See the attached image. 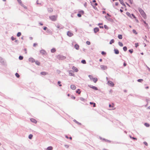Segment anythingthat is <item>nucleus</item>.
I'll use <instances>...</instances> for the list:
<instances>
[{"mask_svg": "<svg viewBox=\"0 0 150 150\" xmlns=\"http://www.w3.org/2000/svg\"><path fill=\"white\" fill-rule=\"evenodd\" d=\"M138 9L140 14L145 19H146V16L145 13L144 12V11L142 8H139Z\"/></svg>", "mask_w": 150, "mask_h": 150, "instance_id": "1", "label": "nucleus"}, {"mask_svg": "<svg viewBox=\"0 0 150 150\" xmlns=\"http://www.w3.org/2000/svg\"><path fill=\"white\" fill-rule=\"evenodd\" d=\"M57 16H49L50 19L52 21H55L57 20Z\"/></svg>", "mask_w": 150, "mask_h": 150, "instance_id": "2", "label": "nucleus"}, {"mask_svg": "<svg viewBox=\"0 0 150 150\" xmlns=\"http://www.w3.org/2000/svg\"><path fill=\"white\" fill-rule=\"evenodd\" d=\"M57 58L59 60H64L66 59V57L62 55H59L57 56Z\"/></svg>", "mask_w": 150, "mask_h": 150, "instance_id": "3", "label": "nucleus"}, {"mask_svg": "<svg viewBox=\"0 0 150 150\" xmlns=\"http://www.w3.org/2000/svg\"><path fill=\"white\" fill-rule=\"evenodd\" d=\"M107 80L108 81V84L111 86H113L114 84V83L111 81H108V78L107 77H106Z\"/></svg>", "mask_w": 150, "mask_h": 150, "instance_id": "4", "label": "nucleus"}, {"mask_svg": "<svg viewBox=\"0 0 150 150\" xmlns=\"http://www.w3.org/2000/svg\"><path fill=\"white\" fill-rule=\"evenodd\" d=\"M18 3L20 5L23 7L25 9H27V7L25 6L22 2V1L21 0H17Z\"/></svg>", "mask_w": 150, "mask_h": 150, "instance_id": "5", "label": "nucleus"}, {"mask_svg": "<svg viewBox=\"0 0 150 150\" xmlns=\"http://www.w3.org/2000/svg\"><path fill=\"white\" fill-rule=\"evenodd\" d=\"M114 105L113 103L111 104H110L109 105V107L110 108H111V110H114L115 109V108L114 107Z\"/></svg>", "mask_w": 150, "mask_h": 150, "instance_id": "6", "label": "nucleus"}, {"mask_svg": "<svg viewBox=\"0 0 150 150\" xmlns=\"http://www.w3.org/2000/svg\"><path fill=\"white\" fill-rule=\"evenodd\" d=\"M57 27L59 29H62L64 28V26L60 24H58L57 26Z\"/></svg>", "mask_w": 150, "mask_h": 150, "instance_id": "7", "label": "nucleus"}, {"mask_svg": "<svg viewBox=\"0 0 150 150\" xmlns=\"http://www.w3.org/2000/svg\"><path fill=\"white\" fill-rule=\"evenodd\" d=\"M101 69L103 70H106L107 69V67L106 66L101 65L100 66Z\"/></svg>", "mask_w": 150, "mask_h": 150, "instance_id": "8", "label": "nucleus"}, {"mask_svg": "<svg viewBox=\"0 0 150 150\" xmlns=\"http://www.w3.org/2000/svg\"><path fill=\"white\" fill-rule=\"evenodd\" d=\"M40 53L42 54V55L46 54V52L44 50H42L40 51Z\"/></svg>", "mask_w": 150, "mask_h": 150, "instance_id": "9", "label": "nucleus"}, {"mask_svg": "<svg viewBox=\"0 0 150 150\" xmlns=\"http://www.w3.org/2000/svg\"><path fill=\"white\" fill-rule=\"evenodd\" d=\"M67 35L71 37L73 35V34L72 32L69 31L67 32Z\"/></svg>", "mask_w": 150, "mask_h": 150, "instance_id": "10", "label": "nucleus"}, {"mask_svg": "<svg viewBox=\"0 0 150 150\" xmlns=\"http://www.w3.org/2000/svg\"><path fill=\"white\" fill-rule=\"evenodd\" d=\"M72 69L75 72H77L79 71L78 69L74 66H73Z\"/></svg>", "mask_w": 150, "mask_h": 150, "instance_id": "11", "label": "nucleus"}, {"mask_svg": "<svg viewBox=\"0 0 150 150\" xmlns=\"http://www.w3.org/2000/svg\"><path fill=\"white\" fill-rule=\"evenodd\" d=\"M100 139H101L103 141H105L106 142H108L109 143H110L111 141L110 140H108L107 139H105L104 138H100Z\"/></svg>", "mask_w": 150, "mask_h": 150, "instance_id": "12", "label": "nucleus"}, {"mask_svg": "<svg viewBox=\"0 0 150 150\" xmlns=\"http://www.w3.org/2000/svg\"><path fill=\"white\" fill-rule=\"evenodd\" d=\"M69 74L70 76H74L75 74L73 73L72 71L70 70L69 71Z\"/></svg>", "mask_w": 150, "mask_h": 150, "instance_id": "13", "label": "nucleus"}, {"mask_svg": "<svg viewBox=\"0 0 150 150\" xmlns=\"http://www.w3.org/2000/svg\"><path fill=\"white\" fill-rule=\"evenodd\" d=\"M99 30V29L98 28H95L94 29V31L95 33H96L97 32H98Z\"/></svg>", "mask_w": 150, "mask_h": 150, "instance_id": "14", "label": "nucleus"}, {"mask_svg": "<svg viewBox=\"0 0 150 150\" xmlns=\"http://www.w3.org/2000/svg\"><path fill=\"white\" fill-rule=\"evenodd\" d=\"M29 61L31 62H35L34 59L32 58H30L29 59Z\"/></svg>", "mask_w": 150, "mask_h": 150, "instance_id": "15", "label": "nucleus"}, {"mask_svg": "<svg viewBox=\"0 0 150 150\" xmlns=\"http://www.w3.org/2000/svg\"><path fill=\"white\" fill-rule=\"evenodd\" d=\"M71 88L73 90H75L76 89V87L74 85H71Z\"/></svg>", "mask_w": 150, "mask_h": 150, "instance_id": "16", "label": "nucleus"}, {"mask_svg": "<svg viewBox=\"0 0 150 150\" xmlns=\"http://www.w3.org/2000/svg\"><path fill=\"white\" fill-rule=\"evenodd\" d=\"M74 48L78 50L79 49V45L78 44H76L74 45Z\"/></svg>", "mask_w": 150, "mask_h": 150, "instance_id": "17", "label": "nucleus"}, {"mask_svg": "<svg viewBox=\"0 0 150 150\" xmlns=\"http://www.w3.org/2000/svg\"><path fill=\"white\" fill-rule=\"evenodd\" d=\"M53 149V148L52 146H50L48 147L46 149V150H52Z\"/></svg>", "mask_w": 150, "mask_h": 150, "instance_id": "18", "label": "nucleus"}, {"mask_svg": "<svg viewBox=\"0 0 150 150\" xmlns=\"http://www.w3.org/2000/svg\"><path fill=\"white\" fill-rule=\"evenodd\" d=\"M48 11L50 12V13H51L53 11V10L52 9V8H48Z\"/></svg>", "mask_w": 150, "mask_h": 150, "instance_id": "19", "label": "nucleus"}, {"mask_svg": "<svg viewBox=\"0 0 150 150\" xmlns=\"http://www.w3.org/2000/svg\"><path fill=\"white\" fill-rule=\"evenodd\" d=\"M30 120L32 122H34V123H36L37 122L36 120L34 119L31 118L30 119Z\"/></svg>", "mask_w": 150, "mask_h": 150, "instance_id": "20", "label": "nucleus"}, {"mask_svg": "<svg viewBox=\"0 0 150 150\" xmlns=\"http://www.w3.org/2000/svg\"><path fill=\"white\" fill-rule=\"evenodd\" d=\"M114 51L115 53L116 54H118L119 53V51L117 49H114Z\"/></svg>", "mask_w": 150, "mask_h": 150, "instance_id": "21", "label": "nucleus"}, {"mask_svg": "<svg viewBox=\"0 0 150 150\" xmlns=\"http://www.w3.org/2000/svg\"><path fill=\"white\" fill-rule=\"evenodd\" d=\"M92 80L94 83H96L98 79L96 78H94Z\"/></svg>", "mask_w": 150, "mask_h": 150, "instance_id": "22", "label": "nucleus"}, {"mask_svg": "<svg viewBox=\"0 0 150 150\" xmlns=\"http://www.w3.org/2000/svg\"><path fill=\"white\" fill-rule=\"evenodd\" d=\"M126 15L130 18H132L131 14L128 12L126 13Z\"/></svg>", "mask_w": 150, "mask_h": 150, "instance_id": "23", "label": "nucleus"}, {"mask_svg": "<svg viewBox=\"0 0 150 150\" xmlns=\"http://www.w3.org/2000/svg\"><path fill=\"white\" fill-rule=\"evenodd\" d=\"M41 74L43 75H45L47 74V73L45 72H42L41 73Z\"/></svg>", "mask_w": 150, "mask_h": 150, "instance_id": "24", "label": "nucleus"}, {"mask_svg": "<svg viewBox=\"0 0 150 150\" xmlns=\"http://www.w3.org/2000/svg\"><path fill=\"white\" fill-rule=\"evenodd\" d=\"M118 38L120 39H121L122 38V35H119L118 36Z\"/></svg>", "mask_w": 150, "mask_h": 150, "instance_id": "25", "label": "nucleus"}, {"mask_svg": "<svg viewBox=\"0 0 150 150\" xmlns=\"http://www.w3.org/2000/svg\"><path fill=\"white\" fill-rule=\"evenodd\" d=\"M115 42V40L114 39H112L110 42V44H112L113 43H114Z\"/></svg>", "mask_w": 150, "mask_h": 150, "instance_id": "26", "label": "nucleus"}, {"mask_svg": "<svg viewBox=\"0 0 150 150\" xmlns=\"http://www.w3.org/2000/svg\"><path fill=\"white\" fill-rule=\"evenodd\" d=\"M0 62L1 63H3L4 62V61L3 58L1 57H0Z\"/></svg>", "mask_w": 150, "mask_h": 150, "instance_id": "27", "label": "nucleus"}, {"mask_svg": "<svg viewBox=\"0 0 150 150\" xmlns=\"http://www.w3.org/2000/svg\"><path fill=\"white\" fill-rule=\"evenodd\" d=\"M74 122H76V124H78V125H81V124L79 122H77L76 120H74Z\"/></svg>", "mask_w": 150, "mask_h": 150, "instance_id": "28", "label": "nucleus"}, {"mask_svg": "<svg viewBox=\"0 0 150 150\" xmlns=\"http://www.w3.org/2000/svg\"><path fill=\"white\" fill-rule=\"evenodd\" d=\"M56 51V50L55 48H53L51 50V52L52 53H54Z\"/></svg>", "mask_w": 150, "mask_h": 150, "instance_id": "29", "label": "nucleus"}, {"mask_svg": "<svg viewBox=\"0 0 150 150\" xmlns=\"http://www.w3.org/2000/svg\"><path fill=\"white\" fill-rule=\"evenodd\" d=\"M88 77H89V78H90V79L91 80H92L94 78L93 77V76L91 75H89L88 76Z\"/></svg>", "mask_w": 150, "mask_h": 150, "instance_id": "30", "label": "nucleus"}, {"mask_svg": "<svg viewBox=\"0 0 150 150\" xmlns=\"http://www.w3.org/2000/svg\"><path fill=\"white\" fill-rule=\"evenodd\" d=\"M123 50L125 52L127 50V48L125 46L123 47Z\"/></svg>", "mask_w": 150, "mask_h": 150, "instance_id": "31", "label": "nucleus"}, {"mask_svg": "<svg viewBox=\"0 0 150 150\" xmlns=\"http://www.w3.org/2000/svg\"><path fill=\"white\" fill-rule=\"evenodd\" d=\"M33 135L31 134H30L29 135L28 138L30 139H31L33 137Z\"/></svg>", "mask_w": 150, "mask_h": 150, "instance_id": "32", "label": "nucleus"}, {"mask_svg": "<svg viewBox=\"0 0 150 150\" xmlns=\"http://www.w3.org/2000/svg\"><path fill=\"white\" fill-rule=\"evenodd\" d=\"M35 63L36 64L38 65H40V63L38 61H35Z\"/></svg>", "mask_w": 150, "mask_h": 150, "instance_id": "33", "label": "nucleus"}, {"mask_svg": "<svg viewBox=\"0 0 150 150\" xmlns=\"http://www.w3.org/2000/svg\"><path fill=\"white\" fill-rule=\"evenodd\" d=\"M118 44L121 47H122L123 46V44L120 42H118Z\"/></svg>", "mask_w": 150, "mask_h": 150, "instance_id": "34", "label": "nucleus"}, {"mask_svg": "<svg viewBox=\"0 0 150 150\" xmlns=\"http://www.w3.org/2000/svg\"><path fill=\"white\" fill-rule=\"evenodd\" d=\"M76 93H78L79 94H80L81 93V91L80 89H78L76 91Z\"/></svg>", "mask_w": 150, "mask_h": 150, "instance_id": "35", "label": "nucleus"}, {"mask_svg": "<svg viewBox=\"0 0 150 150\" xmlns=\"http://www.w3.org/2000/svg\"><path fill=\"white\" fill-rule=\"evenodd\" d=\"M132 32L133 33H134L136 35H137V32L136 30H134V29L133 30Z\"/></svg>", "mask_w": 150, "mask_h": 150, "instance_id": "36", "label": "nucleus"}, {"mask_svg": "<svg viewBox=\"0 0 150 150\" xmlns=\"http://www.w3.org/2000/svg\"><path fill=\"white\" fill-rule=\"evenodd\" d=\"M143 81V80L142 79H139L137 80V81L138 82L141 83H142Z\"/></svg>", "mask_w": 150, "mask_h": 150, "instance_id": "37", "label": "nucleus"}, {"mask_svg": "<svg viewBox=\"0 0 150 150\" xmlns=\"http://www.w3.org/2000/svg\"><path fill=\"white\" fill-rule=\"evenodd\" d=\"M92 89L96 90H98V88L97 87L94 86H93V87L92 88Z\"/></svg>", "mask_w": 150, "mask_h": 150, "instance_id": "38", "label": "nucleus"}, {"mask_svg": "<svg viewBox=\"0 0 150 150\" xmlns=\"http://www.w3.org/2000/svg\"><path fill=\"white\" fill-rule=\"evenodd\" d=\"M144 125L146 127H149V125L147 123H145Z\"/></svg>", "mask_w": 150, "mask_h": 150, "instance_id": "39", "label": "nucleus"}, {"mask_svg": "<svg viewBox=\"0 0 150 150\" xmlns=\"http://www.w3.org/2000/svg\"><path fill=\"white\" fill-rule=\"evenodd\" d=\"M79 13H81V14H83L84 13V11L83 10H81V11H80L79 12Z\"/></svg>", "mask_w": 150, "mask_h": 150, "instance_id": "40", "label": "nucleus"}, {"mask_svg": "<svg viewBox=\"0 0 150 150\" xmlns=\"http://www.w3.org/2000/svg\"><path fill=\"white\" fill-rule=\"evenodd\" d=\"M21 35V33L20 32H18L17 34V36L18 37L20 36Z\"/></svg>", "mask_w": 150, "mask_h": 150, "instance_id": "41", "label": "nucleus"}, {"mask_svg": "<svg viewBox=\"0 0 150 150\" xmlns=\"http://www.w3.org/2000/svg\"><path fill=\"white\" fill-rule=\"evenodd\" d=\"M104 28L105 29H107V30L108 29V27L106 25H104Z\"/></svg>", "mask_w": 150, "mask_h": 150, "instance_id": "42", "label": "nucleus"}, {"mask_svg": "<svg viewBox=\"0 0 150 150\" xmlns=\"http://www.w3.org/2000/svg\"><path fill=\"white\" fill-rule=\"evenodd\" d=\"M81 63H83V64H85L86 63V61L84 60H82L81 61Z\"/></svg>", "mask_w": 150, "mask_h": 150, "instance_id": "43", "label": "nucleus"}, {"mask_svg": "<svg viewBox=\"0 0 150 150\" xmlns=\"http://www.w3.org/2000/svg\"><path fill=\"white\" fill-rule=\"evenodd\" d=\"M15 75L16 77H17V78H19L20 77L19 74L17 73H16L15 74Z\"/></svg>", "mask_w": 150, "mask_h": 150, "instance_id": "44", "label": "nucleus"}, {"mask_svg": "<svg viewBox=\"0 0 150 150\" xmlns=\"http://www.w3.org/2000/svg\"><path fill=\"white\" fill-rule=\"evenodd\" d=\"M144 25L145 27H146V28L148 27V25L147 23H146L144 24Z\"/></svg>", "mask_w": 150, "mask_h": 150, "instance_id": "45", "label": "nucleus"}, {"mask_svg": "<svg viewBox=\"0 0 150 150\" xmlns=\"http://www.w3.org/2000/svg\"><path fill=\"white\" fill-rule=\"evenodd\" d=\"M86 43L87 45H89L91 44V42H90L88 41H87L86 42Z\"/></svg>", "mask_w": 150, "mask_h": 150, "instance_id": "46", "label": "nucleus"}, {"mask_svg": "<svg viewBox=\"0 0 150 150\" xmlns=\"http://www.w3.org/2000/svg\"><path fill=\"white\" fill-rule=\"evenodd\" d=\"M19 59L20 60H22L23 59V56H20L19 57Z\"/></svg>", "mask_w": 150, "mask_h": 150, "instance_id": "47", "label": "nucleus"}, {"mask_svg": "<svg viewBox=\"0 0 150 150\" xmlns=\"http://www.w3.org/2000/svg\"><path fill=\"white\" fill-rule=\"evenodd\" d=\"M129 51L131 53H133V49H131L129 50Z\"/></svg>", "mask_w": 150, "mask_h": 150, "instance_id": "48", "label": "nucleus"}, {"mask_svg": "<svg viewBox=\"0 0 150 150\" xmlns=\"http://www.w3.org/2000/svg\"><path fill=\"white\" fill-rule=\"evenodd\" d=\"M38 0H37V1L36 4H39L40 6H42V4L41 3H39L38 2Z\"/></svg>", "mask_w": 150, "mask_h": 150, "instance_id": "49", "label": "nucleus"}, {"mask_svg": "<svg viewBox=\"0 0 150 150\" xmlns=\"http://www.w3.org/2000/svg\"><path fill=\"white\" fill-rule=\"evenodd\" d=\"M143 143L144 144L146 145V146H148V144L146 142H144Z\"/></svg>", "mask_w": 150, "mask_h": 150, "instance_id": "50", "label": "nucleus"}, {"mask_svg": "<svg viewBox=\"0 0 150 150\" xmlns=\"http://www.w3.org/2000/svg\"><path fill=\"white\" fill-rule=\"evenodd\" d=\"M61 83V82L60 81H58V84H59V86H62V85L60 84Z\"/></svg>", "mask_w": 150, "mask_h": 150, "instance_id": "51", "label": "nucleus"}, {"mask_svg": "<svg viewBox=\"0 0 150 150\" xmlns=\"http://www.w3.org/2000/svg\"><path fill=\"white\" fill-rule=\"evenodd\" d=\"M101 54L103 55H104L105 54H106V53L105 52H103V51H102V52H101Z\"/></svg>", "mask_w": 150, "mask_h": 150, "instance_id": "52", "label": "nucleus"}, {"mask_svg": "<svg viewBox=\"0 0 150 150\" xmlns=\"http://www.w3.org/2000/svg\"><path fill=\"white\" fill-rule=\"evenodd\" d=\"M77 16L79 17H81V13H79L78 14Z\"/></svg>", "mask_w": 150, "mask_h": 150, "instance_id": "53", "label": "nucleus"}, {"mask_svg": "<svg viewBox=\"0 0 150 150\" xmlns=\"http://www.w3.org/2000/svg\"><path fill=\"white\" fill-rule=\"evenodd\" d=\"M139 46V44L138 43H136L135 44V46L136 47H137Z\"/></svg>", "mask_w": 150, "mask_h": 150, "instance_id": "54", "label": "nucleus"}, {"mask_svg": "<svg viewBox=\"0 0 150 150\" xmlns=\"http://www.w3.org/2000/svg\"><path fill=\"white\" fill-rule=\"evenodd\" d=\"M80 99L82 101H84V99L83 98H80Z\"/></svg>", "mask_w": 150, "mask_h": 150, "instance_id": "55", "label": "nucleus"}, {"mask_svg": "<svg viewBox=\"0 0 150 150\" xmlns=\"http://www.w3.org/2000/svg\"><path fill=\"white\" fill-rule=\"evenodd\" d=\"M71 98L72 99H75V97L74 96H71Z\"/></svg>", "mask_w": 150, "mask_h": 150, "instance_id": "56", "label": "nucleus"}, {"mask_svg": "<svg viewBox=\"0 0 150 150\" xmlns=\"http://www.w3.org/2000/svg\"><path fill=\"white\" fill-rule=\"evenodd\" d=\"M11 39L13 41L15 39V38H14L13 36L12 37Z\"/></svg>", "mask_w": 150, "mask_h": 150, "instance_id": "57", "label": "nucleus"}, {"mask_svg": "<svg viewBox=\"0 0 150 150\" xmlns=\"http://www.w3.org/2000/svg\"><path fill=\"white\" fill-rule=\"evenodd\" d=\"M131 16H132L134 18H136V17H135V16L133 14H131Z\"/></svg>", "mask_w": 150, "mask_h": 150, "instance_id": "58", "label": "nucleus"}, {"mask_svg": "<svg viewBox=\"0 0 150 150\" xmlns=\"http://www.w3.org/2000/svg\"><path fill=\"white\" fill-rule=\"evenodd\" d=\"M38 45V44L37 43H35L33 44V46L34 47H35L37 45Z\"/></svg>", "mask_w": 150, "mask_h": 150, "instance_id": "59", "label": "nucleus"}, {"mask_svg": "<svg viewBox=\"0 0 150 150\" xmlns=\"http://www.w3.org/2000/svg\"><path fill=\"white\" fill-rule=\"evenodd\" d=\"M88 86H89V87H90V88H93V86H92V85H88Z\"/></svg>", "mask_w": 150, "mask_h": 150, "instance_id": "60", "label": "nucleus"}, {"mask_svg": "<svg viewBox=\"0 0 150 150\" xmlns=\"http://www.w3.org/2000/svg\"><path fill=\"white\" fill-rule=\"evenodd\" d=\"M130 3L131 4H132V2H133V1H132V0H128Z\"/></svg>", "mask_w": 150, "mask_h": 150, "instance_id": "61", "label": "nucleus"}, {"mask_svg": "<svg viewBox=\"0 0 150 150\" xmlns=\"http://www.w3.org/2000/svg\"><path fill=\"white\" fill-rule=\"evenodd\" d=\"M47 29V28L46 27H43V29L44 30H46V29Z\"/></svg>", "mask_w": 150, "mask_h": 150, "instance_id": "62", "label": "nucleus"}, {"mask_svg": "<svg viewBox=\"0 0 150 150\" xmlns=\"http://www.w3.org/2000/svg\"><path fill=\"white\" fill-rule=\"evenodd\" d=\"M84 6L85 7H86L87 6V3L86 2H85L84 4Z\"/></svg>", "mask_w": 150, "mask_h": 150, "instance_id": "63", "label": "nucleus"}, {"mask_svg": "<svg viewBox=\"0 0 150 150\" xmlns=\"http://www.w3.org/2000/svg\"><path fill=\"white\" fill-rule=\"evenodd\" d=\"M24 51L25 52V53L27 54V50L26 49H24Z\"/></svg>", "mask_w": 150, "mask_h": 150, "instance_id": "64", "label": "nucleus"}]
</instances>
